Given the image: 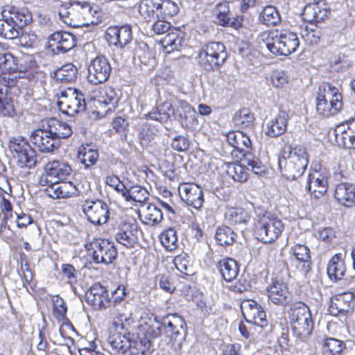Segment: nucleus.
Wrapping results in <instances>:
<instances>
[{
    "label": "nucleus",
    "mask_w": 355,
    "mask_h": 355,
    "mask_svg": "<svg viewBox=\"0 0 355 355\" xmlns=\"http://www.w3.org/2000/svg\"><path fill=\"white\" fill-rule=\"evenodd\" d=\"M225 218L231 225L246 224L250 216L243 208H230L225 213Z\"/></svg>",
    "instance_id": "de8ad7c7"
},
{
    "label": "nucleus",
    "mask_w": 355,
    "mask_h": 355,
    "mask_svg": "<svg viewBox=\"0 0 355 355\" xmlns=\"http://www.w3.org/2000/svg\"><path fill=\"white\" fill-rule=\"evenodd\" d=\"M85 299L95 309H105L110 302L107 290L100 283L94 284L87 291Z\"/></svg>",
    "instance_id": "b1692460"
},
{
    "label": "nucleus",
    "mask_w": 355,
    "mask_h": 355,
    "mask_svg": "<svg viewBox=\"0 0 355 355\" xmlns=\"http://www.w3.org/2000/svg\"><path fill=\"white\" fill-rule=\"evenodd\" d=\"M60 18L64 23L73 27L97 24L100 10L98 6L86 1H71L62 5L58 10Z\"/></svg>",
    "instance_id": "f257e3e1"
},
{
    "label": "nucleus",
    "mask_w": 355,
    "mask_h": 355,
    "mask_svg": "<svg viewBox=\"0 0 355 355\" xmlns=\"http://www.w3.org/2000/svg\"><path fill=\"white\" fill-rule=\"evenodd\" d=\"M244 162H246L248 170L252 171L254 174L261 176L266 174L267 167L251 153L244 154Z\"/></svg>",
    "instance_id": "6e6d98bb"
},
{
    "label": "nucleus",
    "mask_w": 355,
    "mask_h": 355,
    "mask_svg": "<svg viewBox=\"0 0 355 355\" xmlns=\"http://www.w3.org/2000/svg\"><path fill=\"white\" fill-rule=\"evenodd\" d=\"M173 263L181 273L190 275L193 273L192 265L188 259V256L186 254H181L175 257Z\"/></svg>",
    "instance_id": "e2e57ef3"
},
{
    "label": "nucleus",
    "mask_w": 355,
    "mask_h": 355,
    "mask_svg": "<svg viewBox=\"0 0 355 355\" xmlns=\"http://www.w3.org/2000/svg\"><path fill=\"white\" fill-rule=\"evenodd\" d=\"M71 171L69 164L54 160L45 166V173L41 175L39 183L44 187V184L51 183L52 181L65 180Z\"/></svg>",
    "instance_id": "2eb2a0df"
},
{
    "label": "nucleus",
    "mask_w": 355,
    "mask_h": 355,
    "mask_svg": "<svg viewBox=\"0 0 355 355\" xmlns=\"http://www.w3.org/2000/svg\"><path fill=\"white\" fill-rule=\"evenodd\" d=\"M137 227L134 223L123 221L117 226L116 241L128 248H132L137 242Z\"/></svg>",
    "instance_id": "a878e982"
},
{
    "label": "nucleus",
    "mask_w": 355,
    "mask_h": 355,
    "mask_svg": "<svg viewBox=\"0 0 355 355\" xmlns=\"http://www.w3.org/2000/svg\"><path fill=\"white\" fill-rule=\"evenodd\" d=\"M1 16L6 17L19 31L27 26L32 21V15L26 8H19L6 5L1 10Z\"/></svg>",
    "instance_id": "6ab92c4d"
},
{
    "label": "nucleus",
    "mask_w": 355,
    "mask_h": 355,
    "mask_svg": "<svg viewBox=\"0 0 355 355\" xmlns=\"http://www.w3.org/2000/svg\"><path fill=\"white\" fill-rule=\"evenodd\" d=\"M105 36L110 45L123 48L132 39L131 26L128 24L121 26H110L106 31Z\"/></svg>",
    "instance_id": "5701e85b"
},
{
    "label": "nucleus",
    "mask_w": 355,
    "mask_h": 355,
    "mask_svg": "<svg viewBox=\"0 0 355 355\" xmlns=\"http://www.w3.org/2000/svg\"><path fill=\"white\" fill-rule=\"evenodd\" d=\"M124 198L127 201L133 200L137 202H144L148 199L149 193L147 189L139 185H135L130 189L123 190Z\"/></svg>",
    "instance_id": "49530a36"
},
{
    "label": "nucleus",
    "mask_w": 355,
    "mask_h": 355,
    "mask_svg": "<svg viewBox=\"0 0 355 355\" xmlns=\"http://www.w3.org/2000/svg\"><path fill=\"white\" fill-rule=\"evenodd\" d=\"M345 348L346 344L344 341L329 337L323 340L322 352L323 355H341Z\"/></svg>",
    "instance_id": "79ce46f5"
},
{
    "label": "nucleus",
    "mask_w": 355,
    "mask_h": 355,
    "mask_svg": "<svg viewBox=\"0 0 355 355\" xmlns=\"http://www.w3.org/2000/svg\"><path fill=\"white\" fill-rule=\"evenodd\" d=\"M78 159L85 168H89L97 162L98 153L97 150L93 149L89 145L82 146L78 150Z\"/></svg>",
    "instance_id": "a18cd8bd"
},
{
    "label": "nucleus",
    "mask_w": 355,
    "mask_h": 355,
    "mask_svg": "<svg viewBox=\"0 0 355 355\" xmlns=\"http://www.w3.org/2000/svg\"><path fill=\"white\" fill-rule=\"evenodd\" d=\"M160 0H142L139 5V12L146 21H152L157 16Z\"/></svg>",
    "instance_id": "a19ab883"
},
{
    "label": "nucleus",
    "mask_w": 355,
    "mask_h": 355,
    "mask_svg": "<svg viewBox=\"0 0 355 355\" xmlns=\"http://www.w3.org/2000/svg\"><path fill=\"white\" fill-rule=\"evenodd\" d=\"M107 341L113 349L122 354H124L131 347L130 334L121 333L118 331L116 328L110 329Z\"/></svg>",
    "instance_id": "72a5a7b5"
},
{
    "label": "nucleus",
    "mask_w": 355,
    "mask_h": 355,
    "mask_svg": "<svg viewBox=\"0 0 355 355\" xmlns=\"http://www.w3.org/2000/svg\"><path fill=\"white\" fill-rule=\"evenodd\" d=\"M82 211L87 220L94 225L105 224L110 216L107 205L99 199H87L81 205Z\"/></svg>",
    "instance_id": "f8f14e48"
},
{
    "label": "nucleus",
    "mask_w": 355,
    "mask_h": 355,
    "mask_svg": "<svg viewBox=\"0 0 355 355\" xmlns=\"http://www.w3.org/2000/svg\"><path fill=\"white\" fill-rule=\"evenodd\" d=\"M327 271L331 280L337 282L343 279L346 266L341 253L336 254L331 258L327 265Z\"/></svg>",
    "instance_id": "f704fd0d"
},
{
    "label": "nucleus",
    "mask_w": 355,
    "mask_h": 355,
    "mask_svg": "<svg viewBox=\"0 0 355 355\" xmlns=\"http://www.w3.org/2000/svg\"><path fill=\"white\" fill-rule=\"evenodd\" d=\"M343 105L342 96L337 87L329 83L320 85L316 103L319 114L327 117L334 116L342 110Z\"/></svg>",
    "instance_id": "20e7f679"
},
{
    "label": "nucleus",
    "mask_w": 355,
    "mask_h": 355,
    "mask_svg": "<svg viewBox=\"0 0 355 355\" xmlns=\"http://www.w3.org/2000/svg\"><path fill=\"white\" fill-rule=\"evenodd\" d=\"M75 36L68 32H55L49 37L50 46L55 53H65L76 45Z\"/></svg>",
    "instance_id": "bb28decb"
},
{
    "label": "nucleus",
    "mask_w": 355,
    "mask_h": 355,
    "mask_svg": "<svg viewBox=\"0 0 355 355\" xmlns=\"http://www.w3.org/2000/svg\"><path fill=\"white\" fill-rule=\"evenodd\" d=\"M98 102L108 106L107 111L112 112L115 110L119 101L118 92L111 87H104L99 92Z\"/></svg>",
    "instance_id": "4c0bfd02"
},
{
    "label": "nucleus",
    "mask_w": 355,
    "mask_h": 355,
    "mask_svg": "<svg viewBox=\"0 0 355 355\" xmlns=\"http://www.w3.org/2000/svg\"><path fill=\"white\" fill-rule=\"evenodd\" d=\"M293 254L296 259L302 262H304L303 265L304 271L307 272L310 269V254L309 249L307 246L301 244H296L292 248Z\"/></svg>",
    "instance_id": "bf43d9fd"
},
{
    "label": "nucleus",
    "mask_w": 355,
    "mask_h": 355,
    "mask_svg": "<svg viewBox=\"0 0 355 355\" xmlns=\"http://www.w3.org/2000/svg\"><path fill=\"white\" fill-rule=\"evenodd\" d=\"M77 76L78 69L72 63L64 64L53 73L54 78L56 79L57 81L62 83L74 82Z\"/></svg>",
    "instance_id": "58836bf2"
},
{
    "label": "nucleus",
    "mask_w": 355,
    "mask_h": 355,
    "mask_svg": "<svg viewBox=\"0 0 355 355\" xmlns=\"http://www.w3.org/2000/svg\"><path fill=\"white\" fill-rule=\"evenodd\" d=\"M183 35L184 33L177 29L168 32L161 40L164 51L166 53H170L174 51H180L183 46H186Z\"/></svg>",
    "instance_id": "2f4dec72"
},
{
    "label": "nucleus",
    "mask_w": 355,
    "mask_h": 355,
    "mask_svg": "<svg viewBox=\"0 0 355 355\" xmlns=\"http://www.w3.org/2000/svg\"><path fill=\"white\" fill-rule=\"evenodd\" d=\"M236 234L227 226H220L216 229L215 238L220 245H230L235 241Z\"/></svg>",
    "instance_id": "603ef678"
},
{
    "label": "nucleus",
    "mask_w": 355,
    "mask_h": 355,
    "mask_svg": "<svg viewBox=\"0 0 355 355\" xmlns=\"http://www.w3.org/2000/svg\"><path fill=\"white\" fill-rule=\"evenodd\" d=\"M323 42L329 44L338 42L341 37V32L333 27L322 28Z\"/></svg>",
    "instance_id": "774afa93"
},
{
    "label": "nucleus",
    "mask_w": 355,
    "mask_h": 355,
    "mask_svg": "<svg viewBox=\"0 0 355 355\" xmlns=\"http://www.w3.org/2000/svg\"><path fill=\"white\" fill-rule=\"evenodd\" d=\"M334 132L338 146L347 149L355 148V118L337 125Z\"/></svg>",
    "instance_id": "aec40b11"
},
{
    "label": "nucleus",
    "mask_w": 355,
    "mask_h": 355,
    "mask_svg": "<svg viewBox=\"0 0 355 355\" xmlns=\"http://www.w3.org/2000/svg\"><path fill=\"white\" fill-rule=\"evenodd\" d=\"M227 175L234 181L244 182L248 179V173L243 166L236 163H232L228 165Z\"/></svg>",
    "instance_id": "680f3d73"
},
{
    "label": "nucleus",
    "mask_w": 355,
    "mask_h": 355,
    "mask_svg": "<svg viewBox=\"0 0 355 355\" xmlns=\"http://www.w3.org/2000/svg\"><path fill=\"white\" fill-rule=\"evenodd\" d=\"M52 182L44 184L46 187L44 189L45 193L53 199L64 198L60 181Z\"/></svg>",
    "instance_id": "338daca9"
},
{
    "label": "nucleus",
    "mask_w": 355,
    "mask_h": 355,
    "mask_svg": "<svg viewBox=\"0 0 355 355\" xmlns=\"http://www.w3.org/2000/svg\"><path fill=\"white\" fill-rule=\"evenodd\" d=\"M151 341L146 336H141L137 334L136 338H131V347L130 355H145L146 352L150 348Z\"/></svg>",
    "instance_id": "37998d69"
},
{
    "label": "nucleus",
    "mask_w": 355,
    "mask_h": 355,
    "mask_svg": "<svg viewBox=\"0 0 355 355\" xmlns=\"http://www.w3.org/2000/svg\"><path fill=\"white\" fill-rule=\"evenodd\" d=\"M33 144L43 153H52L58 149L60 141L49 135L46 128L35 130L31 136Z\"/></svg>",
    "instance_id": "dca6fc26"
},
{
    "label": "nucleus",
    "mask_w": 355,
    "mask_h": 355,
    "mask_svg": "<svg viewBox=\"0 0 355 355\" xmlns=\"http://www.w3.org/2000/svg\"><path fill=\"white\" fill-rule=\"evenodd\" d=\"M15 84L13 78L0 75V114L3 116H13L15 114L13 101L8 94V87Z\"/></svg>",
    "instance_id": "4be33fe9"
},
{
    "label": "nucleus",
    "mask_w": 355,
    "mask_h": 355,
    "mask_svg": "<svg viewBox=\"0 0 355 355\" xmlns=\"http://www.w3.org/2000/svg\"><path fill=\"white\" fill-rule=\"evenodd\" d=\"M181 199L189 206L196 209L201 208L204 203L203 189L194 183H182L178 188Z\"/></svg>",
    "instance_id": "f3484780"
},
{
    "label": "nucleus",
    "mask_w": 355,
    "mask_h": 355,
    "mask_svg": "<svg viewBox=\"0 0 355 355\" xmlns=\"http://www.w3.org/2000/svg\"><path fill=\"white\" fill-rule=\"evenodd\" d=\"M288 315L293 334L300 340L307 338L313 329V322L309 307L302 302L292 303Z\"/></svg>",
    "instance_id": "7ed1b4c3"
},
{
    "label": "nucleus",
    "mask_w": 355,
    "mask_h": 355,
    "mask_svg": "<svg viewBox=\"0 0 355 355\" xmlns=\"http://www.w3.org/2000/svg\"><path fill=\"white\" fill-rule=\"evenodd\" d=\"M14 24L8 20L6 17H2L0 19V36L8 39L14 40L17 38L21 33Z\"/></svg>",
    "instance_id": "5fc2aeb1"
},
{
    "label": "nucleus",
    "mask_w": 355,
    "mask_h": 355,
    "mask_svg": "<svg viewBox=\"0 0 355 355\" xmlns=\"http://www.w3.org/2000/svg\"><path fill=\"white\" fill-rule=\"evenodd\" d=\"M266 45L272 53L287 56L296 51L300 41L293 32L277 30L268 34Z\"/></svg>",
    "instance_id": "39448f33"
},
{
    "label": "nucleus",
    "mask_w": 355,
    "mask_h": 355,
    "mask_svg": "<svg viewBox=\"0 0 355 355\" xmlns=\"http://www.w3.org/2000/svg\"><path fill=\"white\" fill-rule=\"evenodd\" d=\"M254 121V114L248 108L241 109L235 113L233 117V121L235 125L241 128L252 127Z\"/></svg>",
    "instance_id": "3c124183"
},
{
    "label": "nucleus",
    "mask_w": 355,
    "mask_h": 355,
    "mask_svg": "<svg viewBox=\"0 0 355 355\" xmlns=\"http://www.w3.org/2000/svg\"><path fill=\"white\" fill-rule=\"evenodd\" d=\"M262 21L267 26H275L280 21V15L278 10L272 6H266L261 13Z\"/></svg>",
    "instance_id": "052dcab7"
},
{
    "label": "nucleus",
    "mask_w": 355,
    "mask_h": 355,
    "mask_svg": "<svg viewBox=\"0 0 355 355\" xmlns=\"http://www.w3.org/2000/svg\"><path fill=\"white\" fill-rule=\"evenodd\" d=\"M17 58L11 53H0V71L3 73H8V78L11 74L17 72ZM5 76V74L3 75Z\"/></svg>",
    "instance_id": "c03bdc74"
},
{
    "label": "nucleus",
    "mask_w": 355,
    "mask_h": 355,
    "mask_svg": "<svg viewBox=\"0 0 355 355\" xmlns=\"http://www.w3.org/2000/svg\"><path fill=\"white\" fill-rule=\"evenodd\" d=\"M228 144L240 153H250L252 149V142L250 137L242 131L230 132L227 135Z\"/></svg>",
    "instance_id": "473e14b6"
},
{
    "label": "nucleus",
    "mask_w": 355,
    "mask_h": 355,
    "mask_svg": "<svg viewBox=\"0 0 355 355\" xmlns=\"http://www.w3.org/2000/svg\"><path fill=\"white\" fill-rule=\"evenodd\" d=\"M334 197L343 206L351 207L355 205V185L348 182L338 184L335 189Z\"/></svg>",
    "instance_id": "c756f323"
},
{
    "label": "nucleus",
    "mask_w": 355,
    "mask_h": 355,
    "mask_svg": "<svg viewBox=\"0 0 355 355\" xmlns=\"http://www.w3.org/2000/svg\"><path fill=\"white\" fill-rule=\"evenodd\" d=\"M160 241L168 251L176 249L178 245L176 230L173 228H168L163 232L160 235Z\"/></svg>",
    "instance_id": "4d7b16f0"
},
{
    "label": "nucleus",
    "mask_w": 355,
    "mask_h": 355,
    "mask_svg": "<svg viewBox=\"0 0 355 355\" xmlns=\"http://www.w3.org/2000/svg\"><path fill=\"white\" fill-rule=\"evenodd\" d=\"M217 23L223 26L232 27L235 29L241 26V19L239 17H233L231 13L216 15Z\"/></svg>",
    "instance_id": "0e129e2a"
},
{
    "label": "nucleus",
    "mask_w": 355,
    "mask_h": 355,
    "mask_svg": "<svg viewBox=\"0 0 355 355\" xmlns=\"http://www.w3.org/2000/svg\"><path fill=\"white\" fill-rule=\"evenodd\" d=\"M42 127L46 128L49 132V135L53 136L54 138L65 139L69 137L72 133L71 126L66 122L59 121L55 118H49L42 121Z\"/></svg>",
    "instance_id": "cd10ccee"
},
{
    "label": "nucleus",
    "mask_w": 355,
    "mask_h": 355,
    "mask_svg": "<svg viewBox=\"0 0 355 355\" xmlns=\"http://www.w3.org/2000/svg\"><path fill=\"white\" fill-rule=\"evenodd\" d=\"M243 317L247 322L256 324L261 327H263L267 324L266 313L260 305L254 306L253 309L250 311L246 309L245 315Z\"/></svg>",
    "instance_id": "09e8293b"
},
{
    "label": "nucleus",
    "mask_w": 355,
    "mask_h": 355,
    "mask_svg": "<svg viewBox=\"0 0 355 355\" xmlns=\"http://www.w3.org/2000/svg\"><path fill=\"white\" fill-rule=\"evenodd\" d=\"M330 12L328 5L324 1H320L305 6L302 17L304 21L310 23L320 22L328 17Z\"/></svg>",
    "instance_id": "393cba45"
},
{
    "label": "nucleus",
    "mask_w": 355,
    "mask_h": 355,
    "mask_svg": "<svg viewBox=\"0 0 355 355\" xmlns=\"http://www.w3.org/2000/svg\"><path fill=\"white\" fill-rule=\"evenodd\" d=\"M269 300L275 305L286 306L292 300V295L288 286L282 280L273 279L266 288Z\"/></svg>",
    "instance_id": "a211bd4d"
},
{
    "label": "nucleus",
    "mask_w": 355,
    "mask_h": 355,
    "mask_svg": "<svg viewBox=\"0 0 355 355\" xmlns=\"http://www.w3.org/2000/svg\"><path fill=\"white\" fill-rule=\"evenodd\" d=\"M184 115L180 114V122L185 128H196L198 125V120L196 117V111L189 105L184 107Z\"/></svg>",
    "instance_id": "13d9d810"
},
{
    "label": "nucleus",
    "mask_w": 355,
    "mask_h": 355,
    "mask_svg": "<svg viewBox=\"0 0 355 355\" xmlns=\"http://www.w3.org/2000/svg\"><path fill=\"white\" fill-rule=\"evenodd\" d=\"M175 115V110L170 101H164L159 104L155 109L146 114V118L166 123Z\"/></svg>",
    "instance_id": "c9c22d12"
},
{
    "label": "nucleus",
    "mask_w": 355,
    "mask_h": 355,
    "mask_svg": "<svg viewBox=\"0 0 355 355\" xmlns=\"http://www.w3.org/2000/svg\"><path fill=\"white\" fill-rule=\"evenodd\" d=\"M8 148L13 160L19 167L32 168L36 166V152L23 137L11 139L8 144Z\"/></svg>",
    "instance_id": "1a4fd4ad"
},
{
    "label": "nucleus",
    "mask_w": 355,
    "mask_h": 355,
    "mask_svg": "<svg viewBox=\"0 0 355 355\" xmlns=\"http://www.w3.org/2000/svg\"><path fill=\"white\" fill-rule=\"evenodd\" d=\"M87 69V80L94 85L105 83L112 72L110 61L104 55H99L92 60Z\"/></svg>",
    "instance_id": "4468645a"
},
{
    "label": "nucleus",
    "mask_w": 355,
    "mask_h": 355,
    "mask_svg": "<svg viewBox=\"0 0 355 355\" xmlns=\"http://www.w3.org/2000/svg\"><path fill=\"white\" fill-rule=\"evenodd\" d=\"M85 249L92 256L95 263H112L116 259L117 252L114 245L107 240L94 239L85 245Z\"/></svg>",
    "instance_id": "9b49d317"
},
{
    "label": "nucleus",
    "mask_w": 355,
    "mask_h": 355,
    "mask_svg": "<svg viewBox=\"0 0 355 355\" xmlns=\"http://www.w3.org/2000/svg\"><path fill=\"white\" fill-rule=\"evenodd\" d=\"M308 163L306 149L302 146H292L289 144L284 145L278 161L282 175L288 180H296L301 177Z\"/></svg>",
    "instance_id": "f03ea898"
},
{
    "label": "nucleus",
    "mask_w": 355,
    "mask_h": 355,
    "mask_svg": "<svg viewBox=\"0 0 355 355\" xmlns=\"http://www.w3.org/2000/svg\"><path fill=\"white\" fill-rule=\"evenodd\" d=\"M307 188L311 195L317 199L324 196L328 189V178L323 173L315 172L310 174L307 180Z\"/></svg>",
    "instance_id": "c85d7f7f"
},
{
    "label": "nucleus",
    "mask_w": 355,
    "mask_h": 355,
    "mask_svg": "<svg viewBox=\"0 0 355 355\" xmlns=\"http://www.w3.org/2000/svg\"><path fill=\"white\" fill-rule=\"evenodd\" d=\"M161 323L164 334L174 341H179L180 347L182 340L187 334V324L182 316L178 313L168 314L162 318Z\"/></svg>",
    "instance_id": "ddd939ff"
},
{
    "label": "nucleus",
    "mask_w": 355,
    "mask_h": 355,
    "mask_svg": "<svg viewBox=\"0 0 355 355\" xmlns=\"http://www.w3.org/2000/svg\"><path fill=\"white\" fill-rule=\"evenodd\" d=\"M135 55L138 58L141 64L153 67L155 64V58L153 53L150 51L148 46L146 43L139 44L135 49Z\"/></svg>",
    "instance_id": "864d4df0"
},
{
    "label": "nucleus",
    "mask_w": 355,
    "mask_h": 355,
    "mask_svg": "<svg viewBox=\"0 0 355 355\" xmlns=\"http://www.w3.org/2000/svg\"><path fill=\"white\" fill-rule=\"evenodd\" d=\"M227 58V53L223 43L209 42L199 52L198 63L205 71H214L221 67Z\"/></svg>",
    "instance_id": "0eeeda50"
},
{
    "label": "nucleus",
    "mask_w": 355,
    "mask_h": 355,
    "mask_svg": "<svg viewBox=\"0 0 355 355\" xmlns=\"http://www.w3.org/2000/svg\"><path fill=\"white\" fill-rule=\"evenodd\" d=\"M139 217L144 218L141 219L144 223L153 225L162 221L163 214L160 208L155 205L149 204L143 209L142 213L139 214Z\"/></svg>",
    "instance_id": "ea45409f"
},
{
    "label": "nucleus",
    "mask_w": 355,
    "mask_h": 355,
    "mask_svg": "<svg viewBox=\"0 0 355 355\" xmlns=\"http://www.w3.org/2000/svg\"><path fill=\"white\" fill-rule=\"evenodd\" d=\"M159 9L164 17H171L178 12V6L171 0H160Z\"/></svg>",
    "instance_id": "69168bd1"
},
{
    "label": "nucleus",
    "mask_w": 355,
    "mask_h": 355,
    "mask_svg": "<svg viewBox=\"0 0 355 355\" xmlns=\"http://www.w3.org/2000/svg\"><path fill=\"white\" fill-rule=\"evenodd\" d=\"M217 268L226 282H232L235 279L239 272L238 263L230 257L220 260L217 263Z\"/></svg>",
    "instance_id": "e433bc0d"
},
{
    "label": "nucleus",
    "mask_w": 355,
    "mask_h": 355,
    "mask_svg": "<svg viewBox=\"0 0 355 355\" xmlns=\"http://www.w3.org/2000/svg\"><path fill=\"white\" fill-rule=\"evenodd\" d=\"M288 118V114L286 111L280 110L276 116L268 122L266 135L270 137H277L284 133Z\"/></svg>",
    "instance_id": "7c9ffc66"
},
{
    "label": "nucleus",
    "mask_w": 355,
    "mask_h": 355,
    "mask_svg": "<svg viewBox=\"0 0 355 355\" xmlns=\"http://www.w3.org/2000/svg\"><path fill=\"white\" fill-rule=\"evenodd\" d=\"M139 332L141 336H146L150 338H157L162 334L163 330L161 321H158L157 318H154V323L148 324L144 322V324H140L138 327Z\"/></svg>",
    "instance_id": "8fccbe9b"
},
{
    "label": "nucleus",
    "mask_w": 355,
    "mask_h": 355,
    "mask_svg": "<svg viewBox=\"0 0 355 355\" xmlns=\"http://www.w3.org/2000/svg\"><path fill=\"white\" fill-rule=\"evenodd\" d=\"M354 294L352 292H346L335 295L331 300L328 311L334 316L345 315L353 311L355 306Z\"/></svg>",
    "instance_id": "412c9836"
},
{
    "label": "nucleus",
    "mask_w": 355,
    "mask_h": 355,
    "mask_svg": "<svg viewBox=\"0 0 355 355\" xmlns=\"http://www.w3.org/2000/svg\"><path fill=\"white\" fill-rule=\"evenodd\" d=\"M227 58V53L223 43L209 42L199 52L198 63L205 71H214L221 67Z\"/></svg>",
    "instance_id": "6e6552de"
},
{
    "label": "nucleus",
    "mask_w": 355,
    "mask_h": 355,
    "mask_svg": "<svg viewBox=\"0 0 355 355\" xmlns=\"http://www.w3.org/2000/svg\"><path fill=\"white\" fill-rule=\"evenodd\" d=\"M57 106L62 114L75 116L86 110L85 95L77 89L69 87L60 92Z\"/></svg>",
    "instance_id": "9d476101"
},
{
    "label": "nucleus",
    "mask_w": 355,
    "mask_h": 355,
    "mask_svg": "<svg viewBox=\"0 0 355 355\" xmlns=\"http://www.w3.org/2000/svg\"><path fill=\"white\" fill-rule=\"evenodd\" d=\"M284 230L282 221L270 213L259 216L254 223V234L263 243L274 242Z\"/></svg>",
    "instance_id": "423d86ee"
}]
</instances>
